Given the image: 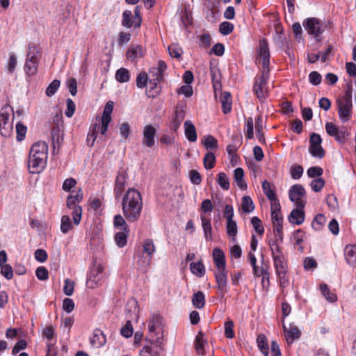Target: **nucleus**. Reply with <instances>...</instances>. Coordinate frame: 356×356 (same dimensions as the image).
I'll list each match as a JSON object with an SVG mask.
<instances>
[{"label": "nucleus", "mask_w": 356, "mask_h": 356, "mask_svg": "<svg viewBox=\"0 0 356 356\" xmlns=\"http://www.w3.org/2000/svg\"><path fill=\"white\" fill-rule=\"evenodd\" d=\"M259 62L262 63L264 70L261 76L256 79L253 87V91L257 98L264 102L268 94L267 83L269 79V64H270V52L268 49V43L266 39L263 38L259 42Z\"/></svg>", "instance_id": "nucleus-1"}, {"label": "nucleus", "mask_w": 356, "mask_h": 356, "mask_svg": "<svg viewBox=\"0 0 356 356\" xmlns=\"http://www.w3.org/2000/svg\"><path fill=\"white\" fill-rule=\"evenodd\" d=\"M122 206L123 214L129 222L138 221L143 209L140 192L134 188H129L124 195Z\"/></svg>", "instance_id": "nucleus-2"}, {"label": "nucleus", "mask_w": 356, "mask_h": 356, "mask_svg": "<svg viewBox=\"0 0 356 356\" xmlns=\"http://www.w3.org/2000/svg\"><path fill=\"white\" fill-rule=\"evenodd\" d=\"M352 90V83H348L344 95L337 99L339 116L343 122L348 121L351 118L353 108Z\"/></svg>", "instance_id": "nucleus-3"}, {"label": "nucleus", "mask_w": 356, "mask_h": 356, "mask_svg": "<svg viewBox=\"0 0 356 356\" xmlns=\"http://www.w3.org/2000/svg\"><path fill=\"white\" fill-rule=\"evenodd\" d=\"M83 197V191L79 188L78 191H73L67 198V207L72 210L73 222L76 225L80 223L82 217V209L79 203L82 201Z\"/></svg>", "instance_id": "nucleus-4"}, {"label": "nucleus", "mask_w": 356, "mask_h": 356, "mask_svg": "<svg viewBox=\"0 0 356 356\" xmlns=\"http://www.w3.org/2000/svg\"><path fill=\"white\" fill-rule=\"evenodd\" d=\"M148 327L151 340L155 341L159 346L162 344L163 333L161 325V316L158 314H153L149 320Z\"/></svg>", "instance_id": "nucleus-5"}, {"label": "nucleus", "mask_w": 356, "mask_h": 356, "mask_svg": "<svg viewBox=\"0 0 356 356\" xmlns=\"http://www.w3.org/2000/svg\"><path fill=\"white\" fill-rule=\"evenodd\" d=\"M303 26L309 35H313L316 41L321 40V35L325 31L327 25L316 17L308 18Z\"/></svg>", "instance_id": "nucleus-6"}, {"label": "nucleus", "mask_w": 356, "mask_h": 356, "mask_svg": "<svg viewBox=\"0 0 356 356\" xmlns=\"http://www.w3.org/2000/svg\"><path fill=\"white\" fill-rule=\"evenodd\" d=\"M143 253L147 254V257H143L140 252H138L136 256L140 257V259L137 263L140 266L147 267L149 266L152 255L156 251V247L152 239L147 238L143 241Z\"/></svg>", "instance_id": "nucleus-7"}, {"label": "nucleus", "mask_w": 356, "mask_h": 356, "mask_svg": "<svg viewBox=\"0 0 356 356\" xmlns=\"http://www.w3.org/2000/svg\"><path fill=\"white\" fill-rule=\"evenodd\" d=\"M289 199L291 202H295L296 207L299 209H304L306 201L302 200L305 196V190L300 184H295L290 188L289 191Z\"/></svg>", "instance_id": "nucleus-8"}, {"label": "nucleus", "mask_w": 356, "mask_h": 356, "mask_svg": "<svg viewBox=\"0 0 356 356\" xmlns=\"http://www.w3.org/2000/svg\"><path fill=\"white\" fill-rule=\"evenodd\" d=\"M104 266L101 264H95L90 270V275L87 278V286L88 288H96L103 277Z\"/></svg>", "instance_id": "nucleus-9"}, {"label": "nucleus", "mask_w": 356, "mask_h": 356, "mask_svg": "<svg viewBox=\"0 0 356 356\" xmlns=\"http://www.w3.org/2000/svg\"><path fill=\"white\" fill-rule=\"evenodd\" d=\"M322 139L319 134L312 133L309 138V152L314 157L322 159L325 156V151L321 147Z\"/></svg>", "instance_id": "nucleus-10"}, {"label": "nucleus", "mask_w": 356, "mask_h": 356, "mask_svg": "<svg viewBox=\"0 0 356 356\" xmlns=\"http://www.w3.org/2000/svg\"><path fill=\"white\" fill-rule=\"evenodd\" d=\"M186 106L177 104L175 107L174 115L170 124L171 130L176 131L180 127L186 115Z\"/></svg>", "instance_id": "nucleus-11"}, {"label": "nucleus", "mask_w": 356, "mask_h": 356, "mask_svg": "<svg viewBox=\"0 0 356 356\" xmlns=\"http://www.w3.org/2000/svg\"><path fill=\"white\" fill-rule=\"evenodd\" d=\"M217 289L220 292L221 297H223L227 290V275L226 270H216L214 273Z\"/></svg>", "instance_id": "nucleus-12"}, {"label": "nucleus", "mask_w": 356, "mask_h": 356, "mask_svg": "<svg viewBox=\"0 0 356 356\" xmlns=\"http://www.w3.org/2000/svg\"><path fill=\"white\" fill-rule=\"evenodd\" d=\"M47 159L29 154L28 167L31 173L40 172L46 165Z\"/></svg>", "instance_id": "nucleus-13"}, {"label": "nucleus", "mask_w": 356, "mask_h": 356, "mask_svg": "<svg viewBox=\"0 0 356 356\" xmlns=\"http://www.w3.org/2000/svg\"><path fill=\"white\" fill-rule=\"evenodd\" d=\"M156 129L152 124L144 127L143 131V144L148 147H152L155 144Z\"/></svg>", "instance_id": "nucleus-14"}, {"label": "nucleus", "mask_w": 356, "mask_h": 356, "mask_svg": "<svg viewBox=\"0 0 356 356\" xmlns=\"http://www.w3.org/2000/svg\"><path fill=\"white\" fill-rule=\"evenodd\" d=\"M127 178L128 175L125 170H122L118 172L115 179L114 188V192L117 198L119 197L123 193Z\"/></svg>", "instance_id": "nucleus-15"}, {"label": "nucleus", "mask_w": 356, "mask_h": 356, "mask_svg": "<svg viewBox=\"0 0 356 356\" xmlns=\"http://www.w3.org/2000/svg\"><path fill=\"white\" fill-rule=\"evenodd\" d=\"M47 152L48 147L46 143L39 141L32 145L29 154L47 159Z\"/></svg>", "instance_id": "nucleus-16"}, {"label": "nucleus", "mask_w": 356, "mask_h": 356, "mask_svg": "<svg viewBox=\"0 0 356 356\" xmlns=\"http://www.w3.org/2000/svg\"><path fill=\"white\" fill-rule=\"evenodd\" d=\"M284 332L288 343H293L294 340L299 339L301 335L298 327L292 323L289 324L288 327L284 325Z\"/></svg>", "instance_id": "nucleus-17"}, {"label": "nucleus", "mask_w": 356, "mask_h": 356, "mask_svg": "<svg viewBox=\"0 0 356 356\" xmlns=\"http://www.w3.org/2000/svg\"><path fill=\"white\" fill-rule=\"evenodd\" d=\"M24 70L29 76L36 74L38 71V58L35 54H27L26 61L24 65Z\"/></svg>", "instance_id": "nucleus-18"}, {"label": "nucleus", "mask_w": 356, "mask_h": 356, "mask_svg": "<svg viewBox=\"0 0 356 356\" xmlns=\"http://www.w3.org/2000/svg\"><path fill=\"white\" fill-rule=\"evenodd\" d=\"M90 342L93 348H101L106 342V335L101 330L96 329L94 330L93 334L90 339Z\"/></svg>", "instance_id": "nucleus-19"}, {"label": "nucleus", "mask_w": 356, "mask_h": 356, "mask_svg": "<svg viewBox=\"0 0 356 356\" xmlns=\"http://www.w3.org/2000/svg\"><path fill=\"white\" fill-rule=\"evenodd\" d=\"M212 256L217 270H225L226 262L223 251L220 248H216L213 250Z\"/></svg>", "instance_id": "nucleus-20"}, {"label": "nucleus", "mask_w": 356, "mask_h": 356, "mask_svg": "<svg viewBox=\"0 0 356 356\" xmlns=\"http://www.w3.org/2000/svg\"><path fill=\"white\" fill-rule=\"evenodd\" d=\"M248 258L250 262L251 266H252L253 269V274L256 277H259L261 275H263V282L264 281V279L266 277L268 282L269 281L268 277V273L262 268L261 270H259L258 266L256 265L257 263V259L253 253L250 252L248 253Z\"/></svg>", "instance_id": "nucleus-21"}, {"label": "nucleus", "mask_w": 356, "mask_h": 356, "mask_svg": "<svg viewBox=\"0 0 356 356\" xmlns=\"http://www.w3.org/2000/svg\"><path fill=\"white\" fill-rule=\"evenodd\" d=\"M289 221L292 224L301 225L305 220V212L303 209L297 207L293 209L289 216H288Z\"/></svg>", "instance_id": "nucleus-22"}, {"label": "nucleus", "mask_w": 356, "mask_h": 356, "mask_svg": "<svg viewBox=\"0 0 356 356\" xmlns=\"http://www.w3.org/2000/svg\"><path fill=\"white\" fill-rule=\"evenodd\" d=\"M184 134L187 140L190 142H195L197 140V132L195 125L191 120H186L184 122Z\"/></svg>", "instance_id": "nucleus-23"}, {"label": "nucleus", "mask_w": 356, "mask_h": 356, "mask_svg": "<svg viewBox=\"0 0 356 356\" xmlns=\"http://www.w3.org/2000/svg\"><path fill=\"white\" fill-rule=\"evenodd\" d=\"M162 344L159 345L155 341H152V344L146 345L140 352V356H159L158 349H162Z\"/></svg>", "instance_id": "nucleus-24"}, {"label": "nucleus", "mask_w": 356, "mask_h": 356, "mask_svg": "<svg viewBox=\"0 0 356 356\" xmlns=\"http://www.w3.org/2000/svg\"><path fill=\"white\" fill-rule=\"evenodd\" d=\"M167 68V65L163 60H159L158 63V67L156 69L157 72L155 74V78L152 81H149V84L153 85L152 88H156L157 83L163 80V73Z\"/></svg>", "instance_id": "nucleus-25"}, {"label": "nucleus", "mask_w": 356, "mask_h": 356, "mask_svg": "<svg viewBox=\"0 0 356 356\" xmlns=\"http://www.w3.org/2000/svg\"><path fill=\"white\" fill-rule=\"evenodd\" d=\"M345 259L347 263L351 266H356V246L346 245L344 250Z\"/></svg>", "instance_id": "nucleus-26"}, {"label": "nucleus", "mask_w": 356, "mask_h": 356, "mask_svg": "<svg viewBox=\"0 0 356 356\" xmlns=\"http://www.w3.org/2000/svg\"><path fill=\"white\" fill-rule=\"evenodd\" d=\"M276 274L287 272V263L284 256H274L273 258Z\"/></svg>", "instance_id": "nucleus-27"}, {"label": "nucleus", "mask_w": 356, "mask_h": 356, "mask_svg": "<svg viewBox=\"0 0 356 356\" xmlns=\"http://www.w3.org/2000/svg\"><path fill=\"white\" fill-rule=\"evenodd\" d=\"M222 110L225 114L229 113L232 110V98L229 92H224L220 97Z\"/></svg>", "instance_id": "nucleus-28"}, {"label": "nucleus", "mask_w": 356, "mask_h": 356, "mask_svg": "<svg viewBox=\"0 0 356 356\" xmlns=\"http://www.w3.org/2000/svg\"><path fill=\"white\" fill-rule=\"evenodd\" d=\"M234 180L236 183L237 186L241 190H245L247 188V184L243 179L244 171L241 168H237L234 170Z\"/></svg>", "instance_id": "nucleus-29"}, {"label": "nucleus", "mask_w": 356, "mask_h": 356, "mask_svg": "<svg viewBox=\"0 0 356 356\" xmlns=\"http://www.w3.org/2000/svg\"><path fill=\"white\" fill-rule=\"evenodd\" d=\"M99 126L98 124L95 123L91 125L86 139V143L89 147H92L94 145L95 141L99 132Z\"/></svg>", "instance_id": "nucleus-30"}, {"label": "nucleus", "mask_w": 356, "mask_h": 356, "mask_svg": "<svg viewBox=\"0 0 356 356\" xmlns=\"http://www.w3.org/2000/svg\"><path fill=\"white\" fill-rule=\"evenodd\" d=\"M320 290L322 295L330 302H335L337 300V296L332 292L326 284H321Z\"/></svg>", "instance_id": "nucleus-31"}, {"label": "nucleus", "mask_w": 356, "mask_h": 356, "mask_svg": "<svg viewBox=\"0 0 356 356\" xmlns=\"http://www.w3.org/2000/svg\"><path fill=\"white\" fill-rule=\"evenodd\" d=\"M192 303L197 309H202L205 305V296L202 291L195 293L192 297Z\"/></svg>", "instance_id": "nucleus-32"}, {"label": "nucleus", "mask_w": 356, "mask_h": 356, "mask_svg": "<svg viewBox=\"0 0 356 356\" xmlns=\"http://www.w3.org/2000/svg\"><path fill=\"white\" fill-rule=\"evenodd\" d=\"M127 58L129 60H134L143 56V48L140 45L130 47L127 51Z\"/></svg>", "instance_id": "nucleus-33"}, {"label": "nucleus", "mask_w": 356, "mask_h": 356, "mask_svg": "<svg viewBox=\"0 0 356 356\" xmlns=\"http://www.w3.org/2000/svg\"><path fill=\"white\" fill-rule=\"evenodd\" d=\"M206 341L204 339V334L200 332L195 338V347L198 355H203L204 354V345Z\"/></svg>", "instance_id": "nucleus-34"}, {"label": "nucleus", "mask_w": 356, "mask_h": 356, "mask_svg": "<svg viewBox=\"0 0 356 356\" xmlns=\"http://www.w3.org/2000/svg\"><path fill=\"white\" fill-rule=\"evenodd\" d=\"M129 230L124 232H118L115 234V242L120 248H123L127 245Z\"/></svg>", "instance_id": "nucleus-35"}, {"label": "nucleus", "mask_w": 356, "mask_h": 356, "mask_svg": "<svg viewBox=\"0 0 356 356\" xmlns=\"http://www.w3.org/2000/svg\"><path fill=\"white\" fill-rule=\"evenodd\" d=\"M135 19L132 15V13L130 10H125L122 13V25L126 28H131L134 26Z\"/></svg>", "instance_id": "nucleus-36"}, {"label": "nucleus", "mask_w": 356, "mask_h": 356, "mask_svg": "<svg viewBox=\"0 0 356 356\" xmlns=\"http://www.w3.org/2000/svg\"><path fill=\"white\" fill-rule=\"evenodd\" d=\"M115 79L120 83L128 82L130 79L129 70L124 67L120 68L115 72Z\"/></svg>", "instance_id": "nucleus-37"}, {"label": "nucleus", "mask_w": 356, "mask_h": 356, "mask_svg": "<svg viewBox=\"0 0 356 356\" xmlns=\"http://www.w3.org/2000/svg\"><path fill=\"white\" fill-rule=\"evenodd\" d=\"M241 208L245 213H250L254 209V204L250 196H243L241 201Z\"/></svg>", "instance_id": "nucleus-38"}, {"label": "nucleus", "mask_w": 356, "mask_h": 356, "mask_svg": "<svg viewBox=\"0 0 356 356\" xmlns=\"http://www.w3.org/2000/svg\"><path fill=\"white\" fill-rule=\"evenodd\" d=\"M8 106H3L1 109L0 113V131L1 135H3V133L2 132V129L5 128V126L7 124L8 118H9V111H8Z\"/></svg>", "instance_id": "nucleus-39"}, {"label": "nucleus", "mask_w": 356, "mask_h": 356, "mask_svg": "<svg viewBox=\"0 0 356 356\" xmlns=\"http://www.w3.org/2000/svg\"><path fill=\"white\" fill-rule=\"evenodd\" d=\"M191 272L195 275L201 277L204 275L205 269L202 261L193 262L190 265Z\"/></svg>", "instance_id": "nucleus-40"}, {"label": "nucleus", "mask_w": 356, "mask_h": 356, "mask_svg": "<svg viewBox=\"0 0 356 356\" xmlns=\"http://www.w3.org/2000/svg\"><path fill=\"white\" fill-rule=\"evenodd\" d=\"M202 226L204 230L205 238L207 240L211 239V224L209 220L207 219L204 216H201Z\"/></svg>", "instance_id": "nucleus-41"}, {"label": "nucleus", "mask_w": 356, "mask_h": 356, "mask_svg": "<svg viewBox=\"0 0 356 356\" xmlns=\"http://www.w3.org/2000/svg\"><path fill=\"white\" fill-rule=\"evenodd\" d=\"M262 189L267 197V198L270 200H275V197H276V195L275 193V190L272 188L270 183L268 181L265 180L262 182Z\"/></svg>", "instance_id": "nucleus-42"}, {"label": "nucleus", "mask_w": 356, "mask_h": 356, "mask_svg": "<svg viewBox=\"0 0 356 356\" xmlns=\"http://www.w3.org/2000/svg\"><path fill=\"white\" fill-rule=\"evenodd\" d=\"M257 346L259 350L264 354H268V344L264 334H259L257 339Z\"/></svg>", "instance_id": "nucleus-43"}, {"label": "nucleus", "mask_w": 356, "mask_h": 356, "mask_svg": "<svg viewBox=\"0 0 356 356\" xmlns=\"http://www.w3.org/2000/svg\"><path fill=\"white\" fill-rule=\"evenodd\" d=\"M227 234L232 238V241H236V236L238 233L237 225L234 220L227 221Z\"/></svg>", "instance_id": "nucleus-44"}, {"label": "nucleus", "mask_w": 356, "mask_h": 356, "mask_svg": "<svg viewBox=\"0 0 356 356\" xmlns=\"http://www.w3.org/2000/svg\"><path fill=\"white\" fill-rule=\"evenodd\" d=\"M213 87L215 90L221 89L220 74L217 69H211Z\"/></svg>", "instance_id": "nucleus-45"}, {"label": "nucleus", "mask_w": 356, "mask_h": 356, "mask_svg": "<svg viewBox=\"0 0 356 356\" xmlns=\"http://www.w3.org/2000/svg\"><path fill=\"white\" fill-rule=\"evenodd\" d=\"M256 134L259 141L262 143H264L265 138L264 134L263 133V125L261 116H258L256 119Z\"/></svg>", "instance_id": "nucleus-46"}, {"label": "nucleus", "mask_w": 356, "mask_h": 356, "mask_svg": "<svg viewBox=\"0 0 356 356\" xmlns=\"http://www.w3.org/2000/svg\"><path fill=\"white\" fill-rule=\"evenodd\" d=\"M216 156L212 152H207L204 157V165L206 169H212L215 166Z\"/></svg>", "instance_id": "nucleus-47"}, {"label": "nucleus", "mask_w": 356, "mask_h": 356, "mask_svg": "<svg viewBox=\"0 0 356 356\" xmlns=\"http://www.w3.org/2000/svg\"><path fill=\"white\" fill-rule=\"evenodd\" d=\"M114 103L113 102L108 101L104 108L102 119L104 120L111 121V113L113 110Z\"/></svg>", "instance_id": "nucleus-48"}, {"label": "nucleus", "mask_w": 356, "mask_h": 356, "mask_svg": "<svg viewBox=\"0 0 356 356\" xmlns=\"http://www.w3.org/2000/svg\"><path fill=\"white\" fill-rule=\"evenodd\" d=\"M113 225L114 227L117 229H122L124 231L129 230L125 220L120 214L115 216L113 220Z\"/></svg>", "instance_id": "nucleus-49"}, {"label": "nucleus", "mask_w": 356, "mask_h": 356, "mask_svg": "<svg viewBox=\"0 0 356 356\" xmlns=\"http://www.w3.org/2000/svg\"><path fill=\"white\" fill-rule=\"evenodd\" d=\"M217 182L223 190L229 188V179L225 172L218 173Z\"/></svg>", "instance_id": "nucleus-50"}, {"label": "nucleus", "mask_w": 356, "mask_h": 356, "mask_svg": "<svg viewBox=\"0 0 356 356\" xmlns=\"http://www.w3.org/2000/svg\"><path fill=\"white\" fill-rule=\"evenodd\" d=\"M72 229L70 218L68 216H63L61 218L60 230L63 234H67Z\"/></svg>", "instance_id": "nucleus-51"}, {"label": "nucleus", "mask_w": 356, "mask_h": 356, "mask_svg": "<svg viewBox=\"0 0 356 356\" xmlns=\"http://www.w3.org/2000/svg\"><path fill=\"white\" fill-rule=\"evenodd\" d=\"M203 145L208 149H217L218 140L211 135H207L204 137Z\"/></svg>", "instance_id": "nucleus-52"}, {"label": "nucleus", "mask_w": 356, "mask_h": 356, "mask_svg": "<svg viewBox=\"0 0 356 356\" xmlns=\"http://www.w3.org/2000/svg\"><path fill=\"white\" fill-rule=\"evenodd\" d=\"M60 81L58 79L54 80L47 88L45 93L47 97L53 96L60 87Z\"/></svg>", "instance_id": "nucleus-53"}, {"label": "nucleus", "mask_w": 356, "mask_h": 356, "mask_svg": "<svg viewBox=\"0 0 356 356\" xmlns=\"http://www.w3.org/2000/svg\"><path fill=\"white\" fill-rule=\"evenodd\" d=\"M133 332L131 320L129 319L127 321L126 324L120 329V333L123 337L129 338L132 336Z\"/></svg>", "instance_id": "nucleus-54"}, {"label": "nucleus", "mask_w": 356, "mask_h": 356, "mask_svg": "<svg viewBox=\"0 0 356 356\" xmlns=\"http://www.w3.org/2000/svg\"><path fill=\"white\" fill-rule=\"evenodd\" d=\"M349 136V133L345 127L338 129L336 135L334 136L335 140L339 143H343Z\"/></svg>", "instance_id": "nucleus-55"}, {"label": "nucleus", "mask_w": 356, "mask_h": 356, "mask_svg": "<svg viewBox=\"0 0 356 356\" xmlns=\"http://www.w3.org/2000/svg\"><path fill=\"white\" fill-rule=\"evenodd\" d=\"M325 222V217L323 214L319 213L315 216L312 225L314 229L320 230Z\"/></svg>", "instance_id": "nucleus-56"}, {"label": "nucleus", "mask_w": 356, "mask_h": 356, "mask_svg": "<svg viewBox=\"0 0 356 356\" xmlns=\"http://www.w3.org/2000/svg\"><path fill=\"white\" fill-rule=\"evenodd\" d=\"M168 52L170 56L179 59L181 58L183 51L177 44H172L168 47Z\"/></svg>", "instance_id": "nucleus-57"}, {"label": "nucleus", "mask_w": 356, "mask_h": 356, "mask_svg": "<svg viewBox=\"0 0 356 356\" xmlns=\"http://www.w3.org/2000/svg\"><path fill=\"white\" fill-rule=\"evenodd\" d=\"M234 30V25L229 22H223L220 24L219 31L223 35H227Z\"/></svg>", "instance_id": "nucleus-58"}, {"label": "nucleus", "mask_w": 356, "mask_h": 356, "mask_svg": "<svg viewBox=\"0 0 356 356\" xmlns=\"http://www.w3.org/2000/svg\"><path fill=\"white\" fill-rule=\"evenodd\" d=\"M251 223L255 230V232L259 234L262 235L264 232V228L262 225L261 220L257 216L252 217L251 219Z\"/></svg>", "instance_id": "nucleus-59"}, {"label": "nucleus", "mask_w": 356, "mask_h": 356, "mask_svg": "<svg viewBox=\"0 0 356 356\" xmlns=\"http://www.w3.org/2000/svg\"><path fill=\"white\" fill-rule=\"evenodd\" d=\"M26 127L21 122H17L16 124L17 140L22 141L25 138L26 134Z\"/></svg>", "instance_id": "nucleus-60"}, {"label": "nucleus", "mask_w": 356, "mask_h": 356, "mask_svg": "<svg viewBox=\"0 0 356 356\" xmlns=\"http://www.w3.org/2000/svg\"><path fill=\"white\" fill-rule=\"evenodd\" d=\"M51 136L54 146H55L56 143L58 144L61 138V133L58 124L53 127L51 129Z\"/></svg>", "instance_id": "nucleus-61"}, {"label": "nucleus", "mask_w": 356, "mask_h": 356, "mask_svg": "<svg viewBox=\"0 0 356 356\" xmlns=\"http://www.w3.org/2000/svg\"><path fill=\"white\" fill-rule=\"evenodd\" d=\"M1 274L7 280H10L13 277V270L10 264H4L0 266Z\"/></svg>", "instance_id": "nucleus-62"}, {"label": "nucleus", "mask_w": 356, "mask_h": 356, "mask_svg": "<svg viewBox=\"0 0 356 356\" xmlns=\"http://www.w3.org/2000/svg\"><path fill=\"white\" fill-rule=\"evenodd\" d=\"M225 335L229 339L234 337V323L231 320L225 323Z\"/></svg>", "instance_id": "nucleus-63"}, {"label": "nucleus", "mask_w": 356, "mask_h": 356, "mask_svg": "<svg viewBox=\"0 0 356 356\" xmlns=\"http://www.w3.org/2000/svg\"><path fill=\"white\" fill-rule=\"evenodd\" d=\"M147 74L145 72H140L136 78V86L139 88H143L147 83Z\"/></svg>", "instance_id": "nucleus-64"}]
</instances>
